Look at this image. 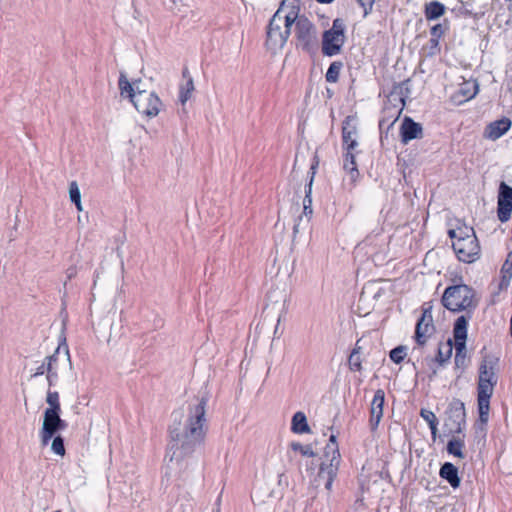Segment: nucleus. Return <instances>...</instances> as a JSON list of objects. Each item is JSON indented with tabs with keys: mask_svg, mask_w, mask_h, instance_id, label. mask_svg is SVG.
I'll use <instances>...</instances> for the list:
<instances>
[{
	"mask_svg": "<svg viewBox=\"0 0 512 512\" xmlns=\"http://www.w3.org/2000/svg\"><path fill=\"white\" fill-rule=\"evenodd\" d=\"M206 399L195 397L187 401L173 413V424L170 428L171 445H179L193 452L205 435Z\"/></svg>",
	"mask_w": 512,
	"mask_h": 512,
	"instance_id": "obj_1",
	"label": "nucleus"
},
{
	"mask_svg": "<svg viewBox=\"0 0 512 512\" xmlns=\"http://www.w3.org/2000/svg\"><path fill=\"white\" fill-rule=\"evenodd\" d=\"M297 16V0H283L267 26L265 45L269 51L281 50L291 34Z\"/></svg>",
	"mask_w": 512,
	"mask_h": 512,
	"instance_id": "obj_2",
	"label": "nucleus"
},
{
	"mask_svg": "<svg viewBox=\"0 0 512 512\" xmlns=\"http://www.w3.org/2000/svg\"><path fill=\"white\" fill-rule=\"evenodd\" d=\"M294 36L297 48L308 53L313 59V68L311 70L310 85L307 91L309 96L312 93H318V82H315L317 73L315 66L317 64L316 55L320 49V41L317 34L316 26L305 16L300 15L299 0H297V16L293 22Z\"/></svg>",
	"mask_w": 512,
	"mask_h": 512,
	"instance_id": "obj_3",
	"label": "nucleus"
},
{
	"mask_svg": "<svg viewBox=\"0 0 512 512\" xmlns=\"http://www.w3.org/2000/svg\"><path fill=\"white\" fill-rule=\"evenodd\" d=\"M193 452H188L186 447L170 445L166 455L167 474L178 486L191 482L195 475V462Z\"/></svg>",
	"mask_w": 512,
	"mask_h": 512,
	"instance_id": "obj_4",
	"label": "nucleus"
},
{
	"mask_svg": "<svg viewBox=\"0 0 512 512\" xmlns=\"http://www.w3.org/2000/svg\"><path fill=\"white\" fill-rule=\"evenodd\" d=\"M318 172V161H315L310 170L307 173V177L305 179V183L303 189L299 194V202L297 203V211H300V214L297 217V220L293 226L294 235L299 234L300 232L307 231L309 229L310 221L313 217V208H312V195H313V185L314 180Z\"/></svg>",
	"mask_w": 512,
	"mask_h": 512,
	"instance_id": "obj_5",
	"label": "nucleus"
},
{
	"mask_svg": "<svg viewBox=\"0 0 512 512\" xmlns=\"http://www.w3.org/2000/svg\"><path fill=\"white\" fill-rule=\"evenodd\" d=\"M441 302L446 309L452 312L466 311L467 315L465 316L469 319L471 318V312L478 305L475 290L466 284L447 287L442 295Z\"/></svg>",
	"mask_w": 512,
	"mask_h": 512,
	"instance_id": "obj_6",
	"label": "nucleus"
},
{
	"mask_svg": "<svg viewBox=\"0 0 512 512\" xmlns=\"http://www.w3.org/2000/svg\"><path fill=\"white\" fill-rule=\"evenodd\" d=\"M358 133V118L356 115H349L342 124V142L345 150L343 168L350 174L351 181H355L359 175L355 161Z\"/></svg>",
	"mask_w": 512,
	"mask_h": 512,
	"instance_id": "obj_7",
	"label": "nucleus"
},
{
	"mask_svg": "<svg viewBox=\"0 0 512 512\" xmlns=\"http://www.w3.org/2000/svg\"><path fill=\"white\" fill-rule=\"evenodd\" d=\"M346 24L341 18L333 21L332 27L322 34V53L327 56H334L341 52L345 43Z\"/></svg>",
	"mask_w": 512,
	"mask_h": 512,
	"instance_id": "obj_8",
	"label": "nucleus"
},
{
	"mask_svg": "<svg viewBox=\"0 0 512 512\" xmlns=\"http://www.w3.org/2000/svg\"><path fill=\"white\" fill-rule=\"evenodd\" d=\"M322 459V473L325 472L327 480L325 482V488L330 491L332 484L337 476L339 464L341 461L338 443L334 435H330L329 442L324 448V455Z\"/></svg>",
	"mask_w": 512,
	"mask_h": 512,
	"instance_id": "obj_9",
	"label": "nucleus"
},
{
	"mask_svg": "<svg viewBox=\"0 0 512 512\" xmlns=\"http://www.w3.org/2000/svg\"><path fill=\"white\" fill-rule=\"evenodd\" d=\"M469 317L459 316L453 327L454 347H455V366L456 368H465L467 366V326Z\"/></svg>",
	"mask_w": 512,
	"mask_h": 512,
	"instance_id": "obj_10",
	"label": "nucleus"
},
{
	"mask_svg": "<svg viewBox=\"0 0 512 512\" xmlns=\"http://www.w3.org/2000/svg\"><path fill=\"white\" fill-rule=\"evenodd\" d=\"M435 326L433 324L432 307L427 303L423 306L421 317L416 323L414 339L416 346L413 351L422 349L427 343L428 339L434 334Z\"/></svg>",
	"mask_w": 512,
	"mask_h": 512,
	"instance_id": "obj_11",
	"label": "nucleus"
},
{
	"mask_svg": "<svg viewBox=\"0 0 512 512\" xmlns=\"http://www.w3.org/2000/svg\"><path fill=\"white\" fill-rule=\"evenodd\" d=\"M117 317L116 309H110L105 313L102 308H94L92 311V325L98 337L103 338L107 342L110 340V332L113 329Z\"/></svg>",
	"mask_w": 512,
	"mask_h": 512,
	"instance_id": "obj_12",
	"label": "nucleus"
},
{
	"mask_svg": "<svg viewBox=\"0 0 512 512\" xmlns=\"http://www.w3.org/2000/svg\"><path fill=\"white\" fill-rule=\"evenodd\" d=\"M496 361L493 357L485 356L479 367L478 393L493 394L494 386L497 383L495 375Z\"/></svg>",
	"mask_w": 512,
	"mask_h": 512,
	"instance_id": "obj_13",
	"label": "nucleus"
},
{
	"mask_svg": "<svg viewBox=\"0 0 512 512\" xmlns=\"http://www.w3.org/2000/svg\"><path fill=\"white\" fill-rule=\"evenodd\" d=\"M452 247L458 259L462 262L471 263L479 258L480 245L476 235L454 240Z\"/></svg>",
	"mask_w": 512,
	"mask_h": 512,
	"instance_id": "obj_14",
	"label": "nucleus"
},
{
	"mask_svg": "<svg viewBox=\"0 0 512 512\" xmlns=\"http://www.w3.org/2000/svg\"><path fill=\"white\" fill-rule=\"evenodd\" d=\"M65 423L60 418V412L46 409L44 411L43 422L40 429V440L42 445H47L54 437L56 432L64 429Z\"/></svg>",
	"mask_w": 512,
	"mask_h": 512,
	"instance_id": "obj_15",
	"label": "nucleus"
},
{
	"mask_svg": "<svg viewBox=\"0 0 512 512\" xmlns=\"http://www.w3.org/2000/svg\"><path fill=\"white\" fill-rule=\"evenodd\" d=\"M448 418L445 422V426L451 433L460 434L465 426V407L464 403L458 399H454L448 407Z\"/></svg>",
	"mask_w": 512,
	"mask_h": 512,
	"instance_id": "obj_16",
	"label": "nucleus"
},
{
	"mask_svg": "<svg viewBox=\"0 0 512 512\" xmlns=\"http://www.w3.org/2000/svg\"><path fill=\"white\" fill-rule=\"evenodd\" d=\"M148 80H142V79H134L130 81L126 74L124 72L120 73L119 79H118V87L120 90L121 96H136V95H142L149 93V96H156V93L154 91L149 92L148 86H149Z\"/></svg>",
	"mask_w": 512,
	"mask_h": 512,
	"instance_id": "obj_17",
	"label": "nucleus"
},
{
	"mask_svg": "<svg viewBox=\"0 0 512 512\" xmlns=\"http://www.w3.org/2000/svg\"><path fill=\"white\" fill-rule=\"evenodd\" d=\"M268 298L267 311L274 312L277 325H279L286 311V303L289 298L288 290L286 288H275L270 291Z\"/></svg>",
	"mask_w": 512,
	"mask_h": 512,
	"instance_id": "obj_18",
	"label": "nucleus"
},
{
	"mask_svg": "<svg viewBox=\"0 0 512 512\" xmlns=\"http://www.w3.org/2000/svg\"><path fill=\"white\" fill-rule=\"evenodd\" d=\"M512 212V187L505 182L499 185L498 201H497V215L498 219L504 223L511 217Z\"/></svg>",
	"mask_w": 512,
	"mask_h": 512,
	"instance_id": "obj_19",
	"label": "nucleus"
},
{
	"mask_svg": "<svg viewBox=\"0 0 512 512\" xmlns=\"http://www.w3.org/2000/svg\"><path fill=\"white\" fill-rule=\"evenodd\" d=\"M131 100L143 119L156 117L163 108L160 98H131Z\"/></svg>",
	"mask_w": 512,
	"mask_h": 512,
	"instance_id": "obj_20",
	"label": "nucleus"
},
{
	"mask_svg": "<svg viewBox=\"0 0 512 512\" xmlns=\"http://www.w3.org/2000/svg\"><path fill=\"white\" fill-rule=\"evenodd\" d=\"M385 402V392L382 389H378L371 402L370 407V428L375 431L383 417V407Z\"/></svg>",
	"mask_w": 512,
	"mask_h": 512,
	"instance_id": "obj_21",
	"label": "nucleus"
},
{
	"mask_svg": "<svg viewBox=\"0 0 512 512\" xmlns=\"http://www.w3.org/2000/svg\"><path fill=\"white\" fill-rule=\"evenodd\" d=\"M512 122L509 118L503 117L499 120L489 123L483 132V137L495 141L502 137L511 128Z\"/></svg>",
	"mask_w": 512,
	"mask_h": 512,
	"instance_id": "obj_22",
	"label": "nucleus"
},
{
	"mask_svg": "<svg viewBox=\"0 0 512 512\" xmlns=\"http://www.w3.org/2000/svg\"><path fill=\"white\" fill-rule=\"evenodd\" d=\"M400 134L402 143L407 144L411 140L422 138L423 129L421 124L409 117H405L401 125Z\"/></svg>",
	"mask_w": 512,
	"mask_h": 512,
	"instance_id": "obj_23",
	"label": "nucleus"
},
{
	"mask_svg": "<svg viewBox=\"0 0 512 512\" xmlns=\"http://www.w3.org/2000/svg\"><path fill=\"white\" fill-rule=\"evenodd\" d=\"M290 431L295 435H306L312 433L308 418L303 411L295 412L290 421Z\"/></svg>",
	"mask_w": 512,
	"mask_h": 512,
	"instance_id": "obj_24",
	"label": "nucleus"
},
{
	"mask_svg": "<svg viewBox=\"0 0 512 512\" xmlns=\"http://www.w3.org/2000/svg\"><path fill=\"white\" fill-rule=\"evenodd\" d=\"M439 475L442 479L446 480L453 488H458L460 486L461 480L458 475V469L452 463L445 462L440 468Z\"/></svg>",
	"mask_w": 512,
	"mask_h": 512,
	"instance_id": "obj_25",
	"label": "nucleus"
},
{
	"mask_svg": "<svg viewBox=\"0 0 512 512\" xmlns=\"http://www.w3.org/2000/svg\"><path fill=\"white\" fill-rule=\"evenodd\" d=\"M454 343L452 339H448L446 342L439 343L437 348V355L432 361L437 362L439 365H443L448 362L452 355Z\"/></svg>",
	"mask_w": 512,
	"mask_h": 512,
	"instance_id": "obj_26",
	"label": "nucleus"
},
{
	"mask_svg": "<svg viewBox=\"0 0 512 512\" xmlns=\"http://www.w3.org/2000/svg\"><path fill=\"white\" fill-rule=\"evenodd\" d=\"M491 396L492 394L485 393H478L477 395L479 419L482 423L488 421Z\"/></svg>",
	"mask_w": 512,
	"mask_h": 512,
	"instance_id": "obj_27",
	"label": "nucleus"
},
{
	"mask_svg": "<svg viewBox=\"0 0 512 512\" xmlns=\"http://www.w3.org/2000/svg\"><path fill=\"white\" fill-rule=\"evenodd\" d=\"M445 6L439 1H432L425 5V18L427 20H435L445 13Z\"/></svg>",
	"mask_w": 512,
	"mask_h": 512,
	"instance_id": "obj_28",
	"label": "nucleus"
},
{
	"mask_svg": "<svg viewBox=\"0 0 512 512\" xmlns=\"http://www.w3.org/2000/svg\"><path fill=\"white\" fill-rule=\"evenodd\" d=\"M194 90V82L187 67L182 70V81L179 84V96H189Z\"/></svg>",
	"mask_w": 512,
	"mask_h": 512,
	"instance_id": "obj_29",
	"label": "nucleus"
},
{
	"mask_svg": "<svg viewBox=\"0 0 512 512\" xmlns=\"http://www.w3.org/2000/svg\"><path fill=\"white\" fill-rule=\"evenodd\" d=\"M479 92V85L477 80L475 79H469L464 80L460 84V88L458 91V94L460 96H476Z\"/></svg>",
	"mask_w": 512,
	"mask_h": 512,
	"instance_id": "obj_30",
	"label": "nucleus"
},
{
	"mask_svg": "<svg viewBox=\"0 0 512 512\" xmlns=\"http://www.w3.org/2000/svg\"><path fill=\"white\" fill-rule=\"evenodd\" d=\"M288 448L293 452L300 453L303 457H315L317 455L311 444H302L299 441H291Z\"/></svg>",
	"mask_w": 512,
	"mask_h": 512,
	"instance_id": "obj_31",
	"label": "nucleus"
},
{
	"mask_svg": "<svg viewBox=\"0 0 512 512\" xmlns=\"http://www.w3.org/2000/svg\"><path fill=\"white\" fill-rule=\"evenodd\" d=\"M68 193L70 201L75 204L79 212H82L84 208L81 199V191L77 182L73 181L69 184Z\"/></svg>",
	"mask_w": 512,
	"mask_h": 512,
	"instance_id": "obj_32",
	"label": "nucleus"
},
{
	"mask_svg": "<svg viewBox=\"0 0 512 512\" xmlns=\"http://www.w3.org/2000/svg\"><path fill=\"white\" fill-rule=\"evenodd\" d=\"M464 448V441L460 438L453 437L447 444V451L458 458L465 457L462 449Z\"/></svg>",
	"mask_w": 512,
	"mask_h": 512,
	"instance_id": "obj_33",
	"label": "nucleus"
},
{
	"mask_svg": "<svg viewBox=\"0 0 512 512\" xmlns=\"http://www.w3.org/2000/svg\"><path fill=\"white\" fill-rule=\"evenodd\" d=\"M448 235L454 241L457 239H464L470 237V235H475V231L473 227L464 225L462 227H457L456 229L449 230Z\"/></svg>",
	"mask_w": 512,
	"mask_h": 512,
	"instance_id": "obj_34",
	"label": "nucleus"
},
{
	"mask_svg": "<svg viewBox=\"0 0 512 512\" xmlns=\"http://www.w3.org/2000/svg\"><path fill=\"white\" fill-rule=\"evenodd\" d=\"M420 415L428 423L429 428L431 430V434L433 437H435L438 426V419L436 415L432 411L426 409H422Z\"/></svg>",
	"mask_w": 512,
	"mask_h": 512,
	"instance_id": "obj_35",
	"label": "nucleus"
},
{
	"mask_svg": "<svg viewBox=\"0 0 512 512\" xmlns=\"http://www.w3.org/2000/svg\"><path fill=\"white\" fill-rule=\"evenodd\" d=\"M342 67L343 63L341 61H334L333 63H331L330 67L326 72V80L328 82H336L338 80Z\"/></svg>",
	"mask_w": 512,
	"mask_h": 512,
	"instance_id": "obj_36",
	"label": "nucleus"
},
{
	"mask_svg": "<svg viewBox=\"0 0 512 512\" xmlns=\"http://www.w3.org/2000/svg\"><path fill=\"white\" fill-rule=\"evenodd\" d=\"M502 282H509L512 278V251L508 253L507 258L501 268Z\"/></svg>",
	"mask_w": 512,
	"mask_h": 512,
	"instance_id": "obj_37",
	"label": "nucleus"
},
{
	"mask_svg": "<svg viewBox=\"0 0 512 512\" xmlns=\"http://www.w3.org/2000/svg\"><path fill=\"white\" fill-rule=\"evenodd\" d=\"M51 442V450L56 455L63 457L65 455L64 442L61 436L53 437Z\"/></svg>",
	"mask_w": 512,
	"mask_h": 512,
	"instance_id": "obj_38",
	"label": "nucleus"
},
{
	"mask_svg": "<svg viewBox=\"0 0 512 512\" xmlns=\"http://www.w3.org/2000/svg\"><path fill=\"white\" fill-rule=\"evenodd\" d=\"M349 368L352 371H361L362 369V360L357 351H352L348 358Z\"/></svg>",
	"mask_w": 512,
	"mask_h": 512,
	"instance_id": "obj_39",
	"label": "nucleus"
},
{
	"mask_svg": "<svg viewBox=\"0 0 512 512\" xmlns=\"http://www.w3.org/2000/svg\"><path fill=\"white\" fill-rule=\"evenodd\" d=\"M406 355V348L404 346H398L390 351V359L399 364L403 361Z\"/></svg>",
	"mask_w": 512,
	"mask_h": 512,
	"instance_id": "obj_40",
	"label": "nucleus"
},
{
	"mask_svg": "<svg viewBox=\"0 0 512 512\" xmlns=\"http://www.w3.org/2000/svg\"><path fill=\"white\" fill-rule=\"evenodd\" d=\"M46 402L49 405L47 409H52L60 412L59 396L57 392H48Z\"/></svg>",
	"mask_w": 512,
	"mask_h": 512,
	"instance_id": "obj_41",
	"label": "nucleus"
},
{
	"mask_svg": "<svg viewBox=\"0 0 512 512\" xmlns=\"http://www.w3.org/2000/svg\"><path fill=\"white\" fill-rule=\"evenodd\" d=\"M60 358L59 349L55 351V353L47 358V370L48 373L55 374L57 371V362Z\"/></svg>",
	"mask_w": 512,
	"mask_h": 512,
	"instance_id": "obj_42",
	"label": "nucleus"
},
{
	"mask_svg": "<svg viewBox=\"0 0 512 512\" xmlns=\"http://www.w3.org/2000/svg\"><path fill=\"white\" fill-rule=\"evenodd\" d=\"M252 501L257 505L264 504L266 501V497H271V493L265 495L262 488H256L252 493Z\"/></svg>",
	"mask_w": 512,
	"mask_h": 512,
	"instance_id": "obj_43",
	"label": "nucleus"
},
{
	"mask_svg": "<svg viewBox=\"0 0 512 512\" xmlns=\"http://www.w3.org/2000/svg\"><path fill=\"white\" fill-rule=\"evenodd\" d=\"M444 34V28L441 24H436L431 28L432 39L431 42L437 46L438 39Z\"/></svg>",
	"mask_w": 512,
	"mask_h": 512,
	"instance_id": "obj_44",
	"label": "nucleus"
},
{
	"mask_svg": "<svg viewBox=\"0 0 512 512\" xmlns=\"http://www.w3.org/2000/svg\"><path fill=\"white\" fill-rule=\"evenodd\" d=\"M356 1L363 8L364 17H365L371 12L376 0H356Z\"/></svg>",
	"mask_w": 512,
	"mask_h": 512,
	"instance_id": "obj_45",
	"label": "nucleus"
},
{
	"mask_svg": "<svg viewBox=\"0 0 512 512\" xmlns=\"http://www.w3.org/2000/svg\"><path fill=\"white\" fill-rule=\"evenodd\" d=\"M360 340H358L355 344V347L352 351H357L360 354L361 346L359 345Z\"/></svg>",
	"mask_w": 512,
	"mask_h": 512,
	"instance_id": "obj_46",
	"label": "nucleus"
},
{
	"mask_svg": "<svg viewBox=\"0 0 512 512\" xmlns=\"http://www.w3.org/2000/svg\"><path fill=\"white\" fill-rule=\"evenodd\" d=\"M61 360H62V362H63V363H64V362H66V361L68 360V353H67V352H65V353L61 356Z\"/></svg>",
	"mask_w": 512,
	"mask_h": 512,
	"instance_id": "obj_47",
	"label": "nucleus"
},
{
	"mask_svg": "<svg viewBox=\"0 0 512 512\" xmlns=\"http://www.w3.org/2000/svg\"><path fill=\"white\" fill-rule=\"evenodd\" d=\"M406 99L407 98H404V97L398 98L399 102H401L403 105L406 104Z\"/></svg>",
	"mask_w": 512,
	"mask_h": 512,
	"instance_id": "obj_48",
	"label": "nucleus"
},
{
	"mask_svg": "<svg viewBox=\"0 0 512 512\" xmlns=\"http://www.w3.org/2000/svg\"><path fill=\"white\" fill-rule=\"evenodd\" d=\"M334 0H322V4L323 3H326V4H329V3H332Z\"/></svg>",
	"mask_w": 512,
	"mask_h": 512,
	"instance_id": "obj_49",
	"label": "nucleus"
},
{
	"mask_svg": "<svg viewBox=\"0 0 512 512\" xmlns=\"http://www.w3.org/2000/svg\"><path fill=\"white\" fill-rule=\"evenodd\" d=\"M186 100H187V98H182V99H181V104H182V106H184V105H185Z\"/></svg>",
	"mask_w": 512,
	"mask_h": 512,
	"instance_id": "obj_50",
	"label": "nucleus"
},
{
	"mask_svg": "<svg viewBox=\"0 0 512 512\" xmlns=\"http://www.w3.org/2000/svg\"><path fill=\"white\" fill-rule=\"evenodd\" d=\"M173 3H176L177 0H171Z\"/></svg>",
	"mask_w": 512,
	"mask_h": 512,
	"instance_id": "obj_51",
	"label": "nucleus"
},
{
	"mask_svg": "<svg viewBox=\"0 0 512 512\" xmlns=\"http://www.w3.org/2000/svg\"><path fill=\"white\" fill-rule=\"evenodd\" d=\"M318 3H320V0H316Z\"/></svg>",
	"mask_w": 512,
	"mask_h": 512,
	"instance_id": "obj_52",
	"label": "nucleus"
}]
</instances>
